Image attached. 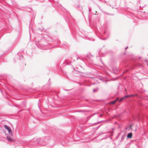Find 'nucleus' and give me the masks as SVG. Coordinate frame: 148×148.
Segmentation results:
<instances>
[{"label": "nucleus", "mask_w": 148, "mask_h": 148, "mask_svg": "<svg viewBox=\"0 0 148 148\" xmlns=\"http://www.w3.org/2000/svg\"><path fill=\"white\" fill-rule=\"evenodd\" d=\"M51 39L50 37L49 36L47 38L45 36L41 38L36 39L34 43L38 48L42 49H49L47 41H50Z\"/></svg>", "instance_id": "nucleus-1"}, {"label": "nucleus", "mask_w": 148, "mask_h": 148, "mask_svg": "<svg viewBox=\"0 0 148 148\" xmlns=\"http://www.w3.org/2000/svg\"><path fill=\"white\" fill-rule=\"evenodd\" d=\"M4 128L7 130L10 135H12V131L10 128L7 125H5L4 126Z\"/></svg>", "instance_id": "nucleus-2"}, {"label": "nucleus", "mask_w": 148, "mask_h": 148, "mask_svg": "<svg viewBox=\"0 0 148 148\" xmlns=\"http://www.w3.org/2000/svg\"><path fill=\"white\" fill-rule=\"evenodd\" d=\"M33 140L34 142V143L36 144H38L40 142V139L39 138H33Z\"/></svg>", "instance_id": "nucleus-3"}, {"label": "nucleus", "mask_w": 148, "mask_h": 148, "mask_svg": "<svg viewBox=\"0 0 148 148\" xmlns=\"http://www.w3.org/2000/svg\"><path fill=\"white\" fill-rule=\"evenodd\" d=\"M56 139L55 140V142L54 144H55L56 143H58V142H59V138H61V139H62V136H61V135H60V136H57V138H56Z\"/></svg>", "instance_id": "nucleus-4"}, {"label": "nucleus", "mask_w": 148, "mask_h": 148, "mask_svg": "<svg viewBox=\"0 0 148 148\" xmlns=\"http://www.w3.org/2000/svg\"><path fill=\"white\" fill-rule=\"evenodd\" d=\"M142 16L143 18H148V13L144 12V13H142Z\"/></svg>", "instance_id": "nucleus-5"}, {"label": "nucleus", "mask_w": 148, "mask_h": 148, "mask_svg": "<svg viewBox=\"0 0 148 148\" xmlns=\"http://www.w3.org/2000/svg\"><path fill=\"white\" fill-rule=\"evenodd\" d=\"M10 135L9 134V136H7V139L8 140V141L10 142H12L13 141V140L12 139V138H11V136H10Z\"/></svg>", "instance_id": "nucleus-6"}, {"label": "nucleus", "mask_w": 148, "mask_h": 148, "mask_svg": "<svg viewBox=\"0 0 148 148\" xmlns=\"http://www.w3.org/2000/svg\"><path fill=\"white\" fill-rule=\"evenodd\" d=\"M132 136V133H130L127 134V138H131Z\"/></svg>", "instance_id": "nucleus-7"}, {"label": "nucleus", "mask_w": 148, "mask_h": 148, "mask_svg": "<svg viewBox=\"0 0 148 148\" xmlns=\"http://www.w3.org/2000/svg\"><path fill=\"white\" fill-rule=\"evenodd\" d=\"M129 97H137L138 96V94H131L129 95Z\"/></svg>", "instance_id": "nucleus-8"}, {"label": "nucleus", "mask_w": 148, "mask_h": 148, "mask_svg": "<svg viewBox=\"0 0 148 148\" xmlns=\"http://www.w3.org/2000/svg\"><path fill=\"white\" fill-rule=\"evenodd\" d=\"M23 58V55L21 54L20 56H18V58L19 59V60H22Z\"/></svg>", "instance_id": "nucleus-9"}, {"label": "nucleus", "mask_w": 148, "mask_h": 148, "mask_svg": "<svg viewBox=\"0 0 148 148\" xmlns=\"http://www.w3.org/2000/svg\"><path fill=\"white\" fill-rule=\"evenodd\" d=\"M125 135H123L122 136L121 138V142H122V141L124 139V138H125Z\"/></svg>", "instance_id": "nucleus-10"}, {"label": "nucleus", "mask_w": 148, "mask_h": 148, "mask_svg": "<svg viewBox=\"0 0 148 148\" xmlns=\"http://www.w3.org/2000/svg\"><path fill=\"white\" fill-rule=\"evenodd\" d=\"M118 99H119V98H118L116 99V100H115V101H112V102L111 103L113 104H115L116 103V101Z\"/></svg>", "instance_id": "nucleus-11"}, {"label": "nucleus", "mask_w": 148, "mask_h": 148, "mask_svg": "<svg viewBox=\"0 0 148 148\" xmlns=\"http://www.w3.org/2000/svg\"><path fill=\"white\" fill-rule=\"evenodd\" d=\"M107 133L108 132L103 133V132H100L99 133V135H102V134H103Z\"/></svg>", "instance_id": "nucleus-12"}, {"label": "nucleus", "mask_w": 148, "mask_h": 148, "mask_svg": "<svg viewBox=\"0 0 148 148\" xmlns=\"http://www.w3.org/2000/svg\"><path fill=\"white\" fill-rule=\"evenodd\" d=\"M125 99L124 96L122 97L121 99H120L119 100V102H121L122 101L123 99Z\"/></svg>", "instance_id": "nucleus-13"}, {"label": "nucleus", "mask_w": 148, "mask_h": 148, "mask_svg": "<svg viewBox=\"0 0 148 148\" xmlns=\"http://www.w3.org/2000/svg\"><path fill=\"white\" fill-rule=\"evenodd\" d=\"M125 99L124 96L122 97L121 99H120L119 100V102H121L122 101L123 99Z\"/></svg>", "instance_id": "nucleus-14"}, {"label": "nucleus", "mask_w": 148, "mask_h": 148, "mask_svg": "<svg viewBox=\"0 0 148 148\" xmlns=\"http://www.w3.org/2000/svg\"><path fill=\"white\" fill-rule=\"evenodd\" d=\"M105 14H108V15H111V16H113L114 15V14H109V13H108L106 12H105Z\"/></svg>", "instance_id": "nucleus-15"}, {"label": "nucleus", "mask_w": 148, "mask_h": 148, "mask_svg": "<svg viewBox=\"0 0 148 148\" xmlns=\"http://www.w3.org/2000/svg\"><path fill=\"white\" fill-rule=\"evenodd\" d=\"M98 88H97V89H93V92H97L98 91Z\"/></svg>", "instance_id": "nucleus-16"}, {"label": "nucleus", "mask_w": 148, "mask_h": 148, "mask_svg": "<svg viewBox=\"0 0 148 148\" xmlns=\"http://www.w3.org/2000/svg\"><path fill=\"white\" fill-rule=\"evenodd\" d=\"M106 31L105 30H104L103 32V33L102 34V35L103 36H104V34H105L106 33Z\"/></svg>", "instance_id": "nucleus-17"}, {"label": "nucleus", "mask_w": 148, "mask_h": 148, "mask_svg": "<svg viewBox=\"0 0 148 148\" xmlns=\"http://www.w3.org/2000/svg\"><path fill=\"white\" fill-rule=\"evenodd\" d=\"M125 98H126L128 97H129V95H126L124 96Z\"/></svg>", "instance_id": "nucleus-18"}, {"label": "nucleus", "mask_w": 148, "mask_h": 148, "mask_svg": "<svg viewBox=\"0 0 148 148\" xmlns=\"http://www.w3.org/2000/svg\"><path fill=\"white\" fill-rule=\"evenodd\" d=\"M132 125H130L129 127V128H130V129H132Z\"/></svg>", "instance_id": "nucleus-19"}, {"label": "nucleus", "mask_w": 148, "mask_h": 148, "mask_svg": "<svg viewBox=\"0 0 148 148\" xmlns=\"http://www.w3.org/2000/svg\"><path fill=\"white\" fill-rule=\"evenodd\" d=\"M103 82H104L105 84H106V83L107 82V81H104Z\"/></svg>", "instance_id": "nucleus-20"}, {"label": "nucleus", "mask_w": 148, "mask_h": 148, "mask_svg": "<svg viewBox=\"0 0 148 148\" xmlns=\"http://www.w3.org/2000/svg\"><path fill=\"white\" fill-rule=\"evenodd\" d=\"M100 126H98V127H96V129H97Z\"/></svg>", "instance_id": "nucleus-21"}, {"label": "nucleus", "mask_w": 148, "mask_h": 148, "mask_svg": "<svg viewBox=\"0 0 148 148\" xmlns=\"http://www.w3.org/2000/svg\"><path fill=\"white\" fill-rule=\"evenodd\" d=\"M125 130H127V127H125Z\"/></svg>", "instance_id": "nucleus-22"}, {"label": "nucleus", "mask_w": 148, "mask_h": 148, "mask_svg": "<svg viewBox=\"0 0 148 148\" xmlns=\"http://www.w3.org/2000/svg\"><path fill=\"white\" fill-rule=\"evenodd\" d=\"M65 91H68L70 90H64Z\"/></svg>", "instance_id": "nucleus-23"}, {"label": "nucleus", "mask_w": 148, "mask_h": 148, "mask_svg": "<svg viewBox=\"0 0 148 148\" xmlns=\"http://www.w3.org/2000/svg\"><path fill=\"white\" fill-rule=\"evenodd\" d=\"M79 59V57H78L77 58V60H78Z\"/></svg>", "instance_id": "nucleus-24"}, {"label": "nucleus", "mask_w": 148, "mask_h": 148, "mask_svg": "<svg viewBox=\"0 0 148 148\" xmlns=\"http://www.w3.org/2000/svg\"><path fill=\"white\" fill-rule=\"evenodd\" d=\"M107 38H108V37H106V38H105L104 39H103V40H105Z\"/></svg>", "instance_id": "nucleus-25"}, {"label": "nucleus", "mask_w": 148, "mask_h": 148, "mask_svg": "<svg viewBox=\"0 0 148 148\" xmlns=\"http://www.w3.org/2000/svg\"><path fill=\"white\" fill-rule=\"evenodd\" d=\"M116 69V70L117 71H118V69Z\"/></svg>", "instance_id": "nucleus-26"}, {"label": "nucleus", "mask_w": 148, "mask_h": 148, "mask_svg": "<svg viewBox=\"0 0 148 148\" xmlns=\"http://www.w3.org/2000/svg\"><path fill=\"white\" fill-rule=\"evenodd\" d=\"M127 48V47H126L125 48V49H126Z\"/></svg>", "instance_id": "nucleus-27"}, {"label": "nucleus", "mask_w": 148, "mask_h": 148, "mask_svg": "<svg viewBox=\"0 0 148 148\" xmlns=\"http://www.w3.org/2000/svg\"><path fill=\"white\" fill-rule=\"evenodd\" d=\"M100 60L101 61V62L102 63V64H103V63L101 62V60Z\"/></svg>", "instance_id": "nucleus-28"}, {"label": "nucleus", "mask_w": 148, "mask_h": 148, "mask_svg": "<svg viewBox=\"0 0 148 148\" xmlns=\"http://www.w3.org/2000/svg\"><path fill=\"white\" fill-rule=\"evenodd\" d=\"M100 79L101 80H103V79L102 78H100Z\"/></svg>", "instance_id": "nucleus-29"}, {"label": "nucleus", "mask_w": 148, "mask_h": 148, "mask_svg": "<svg viewBox=\"0 0 148 148\" xmlns=\"http://www.w3.org/2000/svg\"><path fill=\"white\" fill-rule=\"evenodd\" d=\"M105 138H103V139H102V140L104 139H105Z\"/></svg>", "instance_id": "nucleus-30"}, {"label": "nucleus", "mask_w": 148, "mask_h": 148, "mask_svg": "<svg viewBox=\"0 0 148 148\" xmlns=\"http://www.w3.org/2000/svg\"><path fill=\"white\" fill-rule=\"evenodd\" d=\"M102 114H101V115H100V116H102Z\"/></svg>", "instance_id": "nucleus-31"}, {"label": "nucleus", "mask_w": 148, "mask_h": 148, "mask_svg": "<svg viewBox=\"0 0 148 148\" xmlns=\"http://www.w3.org/2000/svg\"><path fill=\"white\" fill-rule=\"evenodd\" d=\"M96 113H95V114H93V115H94Z\"/></svg>", "instance_id": "nucleus-32"}, {"label": "nucleus", "mask_w": 148, "mask_h": 148, "mask_svg": "<svg viewBox=\"0 0 148 148\" xmlns=\"http://www.w3.org/2000/svg\"><path fill=\"white\" fill-rule=\"evenodd\" d=\"M88 10H89V12H90V10L89 9H88Z\"/></svg>", "instance_id": "nucleus-33"}, {"label": "nucleus", "mask_w": 148, "mask_h": 148, "mask_svg": "<svg viewBox=\"0 0 148 148\" xmlns=\"http://www.w3.org/2000/svg\"><path fill=\"white\" fill-rule=\"evenodd\" d=\"M0 90L1 92H2V91L0 89Z\"/></svg>", "instance_id": "nucleus-34"}, {"label": "nucleus", "mask_w": 148, "mask_h": 148, "mask_svg": "<svg viewBox=\"0 0 148 148\" xmlns=\"http://www.w3.org/2000/svg\"><path fill=\"white\" fill-rule=\"evenodd\" d=\"M144 92H145V90H144Z\"/></svg>", "instance_id": "nucleus-35"}, {"label": "nucleus", "mask_w": 148, "mask_h": 148, "mask_svg": "<svg viewBox=\"0 0 148 148\" xmlns=\"http://www.w3.org/2000/svg\"><path fill=\"white\" fill-rule=\"evenodd\" d=\"M100 122H101V121H99V123H100Z\"/></svg>", "instance_id": "nucleus-36"}]
</instances>
